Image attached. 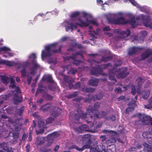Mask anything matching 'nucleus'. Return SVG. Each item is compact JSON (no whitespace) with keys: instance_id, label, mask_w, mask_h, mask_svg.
<instances>
[{"instance_id":"nucleus-1","label":"nucleus","mask_w":152,"mask_h":152,"mask_svg":"<svg viewBox=\"0 0 152 152\" xmlns=\"http://www.w3.org/2000/svg\"><path fill=\"white\" fill-rule=\"evenodd\" d=\"M123 13L119 12L115 14L109 13L104 15L107 20L109 23L115 24H126L130 23L133 27L137 25H140L142 23L145 27L152 28V23L150 20V18L147 15L143 14L140 15L135 20L134 16L131 13L127 14L130 20H127L122 17Z\"/></svg>"},{"instance_id":"nucleus-2","label":"nucleus","mask_w":152,"mask_h":152,"mask_svg":"<svg viewBox=\"0 0 152 152\" xmlns=\"http://www.w3.org/2000/svg\"><path fill=\"white\" fill-rule=\"evenodd\" d=\"M70 17L72 20H75L74 23L70 20H66L61 24L62 26L65 27V30L67 32L69 31L73 32L77 29L78 26L83 28L88 27L91 23L96 26L98 25L96 20L92 19V16L91 14L84 11L72 12Z\"/></svg>"},{"instance_id":"nucleus-3","label":"nucleus","mask_w":152,"mask_h":152,"mask_svg":"<svg viewBox=\"0 0 152 152\" xmlns=\"http://www.w3.org/2000/svg\"><path fill=\"white\" fill-rule=\"evenodd\" d=\"M100 106V104L96 103L94 105V110L91 106H89L87 109V114H84L80 109L77 110L74 112V117L75 119L78 120L80 119H86L87 123H89L92 121L93 117L94 120L97 118H100L106 115V113L104 112H102L101 114L99 113V114H94V111L97 110Z\"/></svg>"},{"instance_id":"nucleus-4","label":"nucleus","mask_w":152,"mask_h":152,"mask_svg":"<svg viewBox=\"0 0 152 152\" xmlns=\"http://www.w3.org/2000/svg\"><path fill=\"white\" fill-rule=\"evenodd\" d=\"M69 38L68 37L64 36L62 37L59 41L54 42L51 44L45 45L44 47L45 49L42 50L41 53V58L42 60L45 58H50L48 61L50 64H55L57 63V61L56 58H50L52 54L54 53H58L60 52L62 46L60 45L58 49L56 48L58 46L59 43L64 42L67 41Z\"/></svg>"},{"instance_id":"nucleus-5","label":"nucleus","mask_w":152,"mask_h":152,"mask_svg":"<svg viewBox=\"0 0 152 152\" xmlns=\"http://www.w3.org/2000/svg\"><path fill=\"white\" fill-rule=\"evenodd\" d=\"M37 57L35 53L31 54L28 56V59L26 61L18 65V68H22V69L20 70L22 77H24L27 76L26 68L29 66L31 63L32 64V66L29 69L30 74L33 76L36 74V69L40 67L39 65L37 62Z\"/></svg>"},{"instance_id":"nucleus-6","label":"nucleus","mask_w":152,"mask_h":152,"mask_svg":"<svg viewBox=\"0 0 152 152\" xmlns=\"http://www.w3.org/2000/svg\"><path fill=\"white\" fill-rule=\"evenodd\" d=\"M134 116L139 118L143 125L147 124L149 122L150 123L151 128L149 129L148 132H143L142 136L144 138L148 139V142L150 144H152V118L149 116L142 115L140 113L136 114Z\"/></svg>"},{"instance_id":"nucleus-7","label":"nucleus","mask_w":152,"mask_h":152,"mask_svg":"<svg viewBox=\"0 0 152 152\" xmlns=\"http://www.w3.org/2000/svg\"><path fill=\"white\" fill-rule=\"evenodd\" d=\"M1 81L4 83L7 84L10 81V87L14 88L16 91V94L14 95L13 99L14 101V103L17 104L21 101V99L20 97V88L16 86L15 84V81L12 77H10V78H8L6 76L1 77Z\"/></svg>"},{"instance_id":"nucleus-8","label":"nucleus","mask_w":152,"mask_h":152,"mask_svg":"<svg viewBox=\"0 0 152 152\" xmlns=\"http://www.w3.org/2000/svg\"><path fill=\"white\" fill-rule=\"evenodd\" d=\"M88 62H90L91 65L95 64L96 66L95 67H92L91 70V74L96 76L101 74L102 68H109L111 66V64L109 63L107 64H104L100 66L98 65V63L96 62L94 60L89 59L88 60Z\"/></svg>"},{"instance_id":"nucleus-9","label":"nucleus","mask_w":152,"mask_h":152,"mask_svg":"<svg viewBox=\"0 0 152 152\" xmlns=\"http://www.w3.org/2000/svg\"><path fill=\"white\" fill-rule=\"evenodd\" d=\"M83 52L82 51L73 52L72 56L64 57V61L65 62L69 61L73 63V64L76 65H78L81 63V61L77 59L78 56L82 57V55Z\"/></svg>"},{"instance_id":"nucleus-10","label":"nucleus","mask_w":152,"mask_h":152,"mask_svg":"<svg viewBox=\"0 0 152 152\" xmlns=\"http://www.w3.org/2000/svg\"><path fill=\"white\" fill-rule=\"evenodd\" d=\"M52 108L53 110L52 111V115L54 117L58 116L61 113V110L58 107L54 108L50 104H47L42 106L40 108V110L43 111H46Z\"/></svg>"},{"instance_id":"nucleus-11","label":"nucleus","mask_w":152,"mask_h":152,"mask_svg":"<svg viewBox=\"0 0 152 152\" xmlns=\"http://www.w3.org/2000/svg\"><path fill=\"white\" fill-rule=\"evenodd\" d=\"M144 81V79L141 77H139L136 80V82L137 83V85L139 86V87L137 88V89L136 90L135 89V86H132L131 90V93L132 95H134L136 93H137L138 94H140V86Z\"/></svg>"},{"instance_id":"nucleus-12","label":"nucleus","mask_w":152,"mask_h":152,"mask_svg":"<svg viewBox=\"0 0 152 152\" xmlns=\"http://www.w3.org/2000/svg\"><path fill=\"white\" fill-rule=\"evenodd\" d=\"M75 148L76 150L80 151H83L85 148H89L90 149V152H96V151L95 148H91L90 146L89 145H84L81 148H79L75 145H72L70 147L68 148L69 149H72Z\"/></svg>"},{"instance_id":"nucleus-13","label":"nucleus","mask_w":152,"mask_h":152,"mask_svg":"<svg viewBox=\"0 0 152 152\" xmlns=\"http://www.w3.org/2000/svg\"><path fill=\"white\" fill-rule=\"evenodd\" d=\"M120 69H116L114 68L109 71V79L113 81V83H115L116 82V79L115 78V75H118V73L116 72H118L119 71Z\"/></svg>"},{"instance_id":"nucleus-14","label":"nucleus","mask_w":152,"mask_h":152,"mask_svg":"<svg viewBox=\"0 0 152 152\" xmlns=\"http://www.w3.org/2000/svg\"><path fill=\"white\" fill-rule=\"evenodd\" d=\"M38 124L39 127L40 129L39 130H37L36 131V133L37 134L43 133L45 129L48 127L45 121L42 120L39 121Z\"/></svg>"},{"instance_id":"nucleus-15","label":"nucleus","mask_w":152,"mask_h":152,"mask_svg":"<svg viewBox=\"0 0 152 152\" xmlns=\"http://www.w3.org/2000/svg\"><path fill=\"white\" fill-rule=\"evenodd\" d=\"M10 49L8 48L3 46L0 48V51H4L5 54L3 55V56L5 58H9L12 56L14 55V53L11 52Z\"/></svg>"},{"instance_id":"nucleus-16","label":"nucleus","mask_w":152,"mask_h":152,"mask_svg":"<svg viewBox=\"0 0 152 152\" xmlns=\"http://www.w3.org/2000/svg\"><path fill=\"white\" fill-rule=\"evenodd\" d=\"M59 135V134L57 132H54L48 135L47 137L48 144L47 146H49L53 142L54 138L57 137Z\"/></svg>"},{"instance_id":"nucleus-17","label":"nucleus","mask_w":152,"mask_h":152,"mask_svg":"<svg viewBox=\"0 0 152 152\" xmlns=\"http://www.w3.org/2000/svg\"><path fill=\"white\" fill-rule=\"evenodd\" d=\"M0 64H2L9 66H15L19 70L21 69H22V68H19L17 67L18 65L19 64H20L21 63H15L13 61H6L4 60L1 59H0Z\"/></svg>"},{"instance_id":"nucleus-18","label":"nucleus","mask_w":152,"mask_h":152,"mask_svg":"<svg viewBox=\"0 0 152 152\" xmlns=\"http://www.w3.org/2000/svg\"><path fill=\"white\" fill-rule=\"evenodd\" d=\"M127 68L125 67L121 69L118 71V75H117V77L118 78H124L128 74V72H126Z\"/></svg>"},{"instance_id":"nucleus-19","label":"nucleus","mask_w":152,"mask_h":152,"mask_svg":"<svg viewBox=\"0 0 152 152\" xmlns=\"http://www.w3.org/2000/svg\"><path fill=\"white\" fill-rule=\"evenodd\" d=\"M136 103V102L135 101L132 100L128 104L129 107L126 110V113H129L133 111L134 107L137 105Z\"/></svg>"},{"instance_id":"nucleus-20","label":"nucleus","mask_w":152,"mask_h":152,"mask_svg":"<svg viewBox=\"0 0 152 152\" xmlns=\"http://www.w3.org/2000/svg\"><path fill=\"white\" fill-rule=\"evenodd\" d=\"M118 33L120 34L122 38H125L130 35V31L129 29H127L125 31L118 30H116Z\"/></svg>"},{"instance_id":"nucleus-21","label":"nucleus","mask_w":152,"mask_h":152,"mask_svg":"<svg viewBox=\"0 0 152 152\" xmlns=\"http://www.w3.org/2000/svg\"><path fill=\"white\" fill-rule=\"evenodd\" d=\"M90 30L89 31V34L90 35L91 38H90V39L92 40H94V39L96 38V37L95 36L94 34H98L100 31V30L99 29H97L96 31H92L91 29L92 28V26H89V27Z\"/></svg>"},{"instance_id":"nucleus-22","label":"nucleus","mask_w":152,"mask_h":152,"mask_svg":"<svg viewBox=\"0 0 152 152\" xmlns=\"http://www.w3.org/2000/svg\"><path fill=\"white\" fill-rule=\"evenodd\" d=\"M76 132L78 133H81L84 131H90L88 127L86 125H83L75 129Z\"/></svg>"},{"instance_id":"nucleus-23","label":"nucleus","mask_w":152,"mask_h":152,"mask_svg":"<svg viewBox=\"0 0 152 152\" xmlns=\"http://www.w3.org/2000/svg\"><path fill=\"white\" fill-rule=\"evenodd\" d=\"M64 69V70H65L68 71L67 72L68 73H72L74 74L76 72L78 71L77 69H74L72 67L71 65H68L67 66H64L63 67Z\"/></svg>"},{"instance_id":"nucleus-24","label":"nucleus","mask_w":152,"mask_h":152,"mask_svg":"<svg viewBox=\"0 0 152 152\" xmlns=\"http://www.w3.org/2000/svg\"><path fill=\"white\" fill-rule=\"evenodd\" d=\"M11 134H12V136L15 140L19 137V133L16 128H15V129H12L10 130L9 134L10 135Z\"/></svg>"},{"instance_id":"nucleus-25","label":"nucleus","mask_w":152,"mask_h":152,"mask_svg":"<svg viewBox=\"0 0 152 152\" xmlns=\"http://www.w3.org/2000/svg\"><path fill=\"white\" fill-rule=\"evenodd\" d=\"M142 48L132 47L130 48L128 51V53L129 55H132L135 53H136L139 52L142 49Z\"/></svg>"},{"instance_id":"nucleus-26","label":"nucleus","mask_w":152,"mask_h":152,"mask_svg":"<svg viewBox=\"0 0 152 152\" xmlns=\"http://www.w3.org/2000/svg\"><path fill=\"white\" fill-rule=\"evenodd\" d=\"M151 52L149 49L146 50L141 56L140 60H143L151 55Z\"/></svg>"},{"instance_id":"nucleus-27","label":"nucleus","mask_w":152,"mask_h":152,"mask_svg":"<svg viewBox=\"0 0 152 152\" xmlns=\"http://www.w3.org/2000/svg\"><path fill=\"white\" fill-rule=\"evenodd\" d=\"M99 80L94 77L91 78L89 81V84L93 86H97L98 84Z\"/></svg>"},{"instance_id":"nucleus-28","label":"nucleus","mask_w":152,"mask_h":152,"mask_svg":"<svg viewBox=\"0 0 152 152\" xmlns=\"http://www.w3.org/2000/svg\"><path fill=\"white\" fill-rule=\"evenodd\" d=\"M90 136L89 134H86L83 136L82 138V141L83 142H88V145L91 143V141L90 140Z\"/></svg>"},{"instance_id":"nucleus-29","label":"nucleus","mask_w":152,"mask_h":152,"mask_svg":"<svg viewBox=\"0 0 152 152\" xmlns=\"http://www.w3.org/2000/svg\"><path fill=\"white\" fill-rule=\"evenodd\" d=\"M42 80H43L46 81L50 83H53V82L52 76L50 75H45Z\"/></svg>"},{"instance_id":"nucleus-30","label":"nucleus","mask_w":152,"mask_h":152,"mask_svg":"<svg viewBox=\"0 0 152 152\" xmlns=\"http://www.w3.org/2000/svg\"><path fill=\"white\" fill-rule=\"evenodd\" d=\"M64 79L65 81L69 84V88H72V87L70 88L71 84L73 82V79L70 77L66 76H64Z\"/></svg>"},{"instance_id":"nucleus-31","label":"nucleus","mask_w":152,"mask_h":152,"mask_svg":"<svg viewBox=\"0 0 152 152\" xmlns=\"http://www.w3.org/2000/svg\"><path fill=\"white\" fill-rule=\"evenodd\" d=\"M110 30L111 29L108 26H106L103 28V31L105 32L104 33L105 35H106L109 37H111L112 35V34L107 32Z\"/></svg>"},{"instance_id":"nucleus-32","label":"nucleus","mask_w":152,"mask_h":152,"mask_svg":"<svg viewBox=\"0 0 152 152\" xmlns=\"http://www.w3.org/2000/svg\"><path fill=\"white\" fill-rule=\"evenodd\" d=\"M45 139L44 137H38L37 138L36 143L37 145H41L45 142Z\"/></svg>"},{"instance_id":"nucleus-33","label":"nucleus","mask_w":152,"mask_h":152,"mask_svg":"<svg viewBox=\"0 0 152 152\" xmlns=\"http://www.w3.org/2000/svg\"><path fill=\"white\" fill-rule=\"evenodd\" d=\"M140 37L139 41L140 43L143 42L144 38L147 34V32L145 31H143L140 32Z\"/></svg>"},{"instance_id":"nucleus-34","label":"nucleus","mask_w":152,"mask_h":152,"mask_svg":"<svg viewBox=\"0 0 152 152\" xmlns=\"http://www.w3.org/2000/svg\"><path fill=\"white\" fill-rule=\"evenodd\" d=\"M150 94V91L149 90H147L143 92L142 94V97L144 99H147L149 96Z\"/></svg>"},{"instance_id":"nucleus-35","label":"nucleus","mask_w":152,"mask_h":152,"mask_svg":"<svg viewBox=\"0 0 152 152\" xmlns=\"http://www.w3.org/2000/svg\"><path fill=\"white\" fill-rule=\"evenodd\" d=\"M104 152H116V149L115 146L113 145L111 148L108 147L106 151L104 150Z\"/></svg>"},{"instance_id":"nucleus-36","label":"nucleus","mask_w":152,"mask_h":152,"mask_svg":"<svg viewBox=\"0 0 152 152\" xmlns=\"http://www.w3.org/2000/svg\"><path fill=\"white\" fill-rule=\"evenodd\" d=\"M143 145L144 147L147 148L146 150H147L148 152L152 151V145H149L145 142L143 143Z\"/></svg>"},{"instance_id":"nucleus-37","label":"nucleus","mask_w":152,"mask_h":152,"mask_svg":"<svg viewBox=\"0 0 152 152\" xmlns=\"http://www.w3.org/2000/svg\"><path fill=\"white\" fill-rule=\"evenodd\" d=\"M97 152H102L105 150V148L103 146L102 147L101 145H98L95 148Z\"/></svg>"},{"instance_id":"nucleus-38","label":"nucleus","mask_w":152,"mask_h":152,"mask_svg":"<svg viewBox=\"0 0 152 152\" xmlns=\"http://www.w3.org/2000/svg\"><path fill=\"white\" fill-rule=\"evenodd\" d=\"M94 89L91 88H88L87 87H85L82 88V91L86 92H93L94 91Z\"/></svg>"},{"instance_id":"nucleus-39","label":"nucleus","mask_w":152,"mask_h":152,"mask_svg":"<svg viewBox=\"0 0 152 152\" xmlns=\"http://www.w3.org/2000/svg\"><path fill=\"white\" fill-rule=\"evenodd\" d=\"M43 98L46 100H51L53 99V97L52 96L48 95L47 93H45L44 95L42 96Z\"/></svg>"},{"instance_id":"nucleus-40","label":"nucleus","mask_w":152,"mask_h":152,"mask_svg":"<svg viewBox=\"0 0 152 152\" xmlns=\"http://www.w3.org/2000/svg\"><path fill=\"white\" fill-rule=\"evenodd\" d=\"M97 3L98 5L102 6L101 9L103 10H105V9L104 8V5L105 4H107L106 2H105L104 4H103V2L102 0H97Z\"/></svg>"},{"instance_id":"nucleus-41","label":"nucleus","mask_w":152,"mask_h":152,"mask_svg":"<svg viewBox=\"0 0 152 152\" xmlns=\"http://www.w3.org/2000/svg\"><path fill=\"white\" fill-rule=\"evenodd\" d=\"M149 104L147 105H145V108L150 109L152 108V97L149 101Z\"/></svg>"},{"instance_id":"nucleus-42","label":"nucleus","mask_w":152,"mask_h":152,"mask_svg":"<svg viewBox=\"0 0 152 152\" xmlns=\"http://www.w3.org/2000/svg\"><path fill=\"white\" fill-rule=\"evenodd\" d=\"M8 145L6 143H3L0 144V148H2L3 149L6 150L8 148Z\"/></svg>"},{"instance_id":"nucleus-43","label":"nucleus","mask_w":152,"mask_h":152,"mask_svg":"<svg viewBox=\"0 0 152 152\" xmlns=\"http://www.w3.org/2000/svg\"><path fill=\"white\" fill-rule=\"evenodd\" d=\"M83 86L84 85L83 83L78 82L75 84V86H74V87L75 88H82V87H83Z\"/></svg>"},{"instance_id":"nucleus-44","label":"nucleus","mask_w":152,"mask_h":152,"mask_svg":"<svg viewBox=\"0 0 152 152\" xmlns=\"http://www.w3.org/2000/svg\"><path fill=\"white\" fill-rule=\"evenodd\" d=\"M102 132L104 133H107L110 134H112V135H115V133L114 131H107V130H103L102 131Z\"/></svg>"},{"instance_id":"nucleus-45","label":"nucleus","mask_w":152,"mask_h":152,"mask_svg":"<svg viewBox=\"0 0 152 152\" xmlns=\"http://www.w3.org/2000/svg\"><path fill=\"white\" fill-rule=\"evenodd\" d=\"M54 121V119L52 117H50L47 119L45 121L46 124L47 125L48 124L52 123Z\"/></svg>"},{"instance_id":"nucleus-46","label":"nucleus","mask_w":152,"mask_h":152,"mask_svg":"<svg viewBox=\"0 0 152 152\" xmlns=\"http://www.w3.org/2000/svg\"><path fill=\"white\" fill-rule=\"evenodd\" d=\"M111 59V57L108 56H104L102 57V61H106Z\"/></svg>"},{"instance_id":"nucleus-47","label":"nucleus","mask_w":152,"mask_h":152,"mask_svg":"<svg viewBox=\"0 0 152 152\" xmlns=\"http://www.w3.org/2000/svg\"><path fill=\"white\" fill-rule=\"evenodd\" d=\"M77 95V92H75L73 94H70L67 96V97L68 99H70L73 97H76Z\"/></svg>"},{"instance_id":"nucleus-48","label":"nucleus","mask_w":152,"mask_h":152,"mask_svg":"<svg viewBox=\"0 0 152 152\" xmlns=\"http://www.w3.org/2000/svg\"><path fill=\"white\" fill-rule=\"evenodd\" d=\"M102 97V94H100L99 95H95L93 98H92V99L95 100H99Z\"/></svg>"},{"instance_id":"nucleus-49","label":"nucleus","mask_w":152,"mask_h":152,"mask_svg":"<svg viewBox=\"0 0 152 152\" xmlns=\"http://www.w3.org/2000/svg\"><path fill=\"white\" fill-rule=\"evenodd\" d=\"M39 87L37 89V91L36 94V95L37 96V95L40 92H42L43 90L42 89V87L40 86V85H39Z\"/></svg>"},{"instance_id":"nucleus-50","label":"nucleus","mask_w":152,"mask_h":152,"mask_svg":"<svg viewBox=\"0 0 152 152\" xmlns=\"http://www.w3.org/2000/svg\"><path fill=\"white\" fill-rule=\"evenodd\" d=\"M115 117L114 115H112L110 117H107L106 119L107 120H111L112 121H114L115 120Z\"/></svg>"},{"instance_id":"nucleus-51","label":"nucleus","mask_w":152,"mask_h":152,"mask_svg":"<svg viewBox=\"0 0 152 152\" xmlns=\"http://www.w3.org/2000/svg\"><path fill=\"white\" fill-rule=\"evenodd\" d=\"M122 63V62L121 60L118 61L116 62L115 63V65L116 66H118L121 65Z\"/></svg>"},{"instance_id":"nucleus-52","label":"nucleus","mask_w":152,"mask_h":152,"mask_svg":"<svg viewBox=\"0 0 152 152\" xmlns=\"http://www.w3.org/2000/svg\"><path fill=\"white\" fill-rule=\"evenodd\" d=\"M33 125L32 127L30 128V132L32 131V130L34 128L36 125V124L34 121H33Z\"/></svg>"},{"instance_id":"nucleus-53","label":"nucleus","mask_w":152,"mask_h":152,"mask_svg":"<svg viewBox=\"0 0 152 152\" xmlns=\"http://www.w3.org/2000/svg\"><path fill=\"white\" fill-rule=\"evenodd\" d=\"M109 141L111 143H114L116 142V139L115 137H113L109 140Z\"/></svg>"},{"instance_id":"nucleus-54","label":"nucleus","mask_w":152,"mask_h":152,"mask_svg":"<svg viewBox=\"0 0 152 152\" xmlns=\"http://www.w3.org/2000/svg\"><path fill=\"white\" fill-rule=\"evenodd\" d=\"M23 110V108H21L20 109H18L17 112L18 113L19 115H20L22 113Z\"/></svg>"},{"instance_id":"nucleus-55","label":"nucleus","mask_w":152,"mask_h":152,"mask_svg":"<svg viewBox=\"0 0 152 152\" xmlns=\"http://www.w3.org/2000/svg\"><path fill=\"white\" fill-rule=\"evenodd\" d=\"M115 91L117 93H120L121 92V89L120 87H118L116 88Z\"/></svg>"},{"instance_id":"nucleus-56","label":"nucleus","mask_w":152,"mask_h":152,"mask_svg":"<svg viewBox=\"0 0 152 152\" xmlns=\"http://www.w3.org/2000/svg\"><path fill=\"white\" fill-rule=\"evenodd\" d=\"M48 12H47L45 14H43V13H39L37 15V16L35 17V18H36L37 16H40L42 17L43 15L45 16Z\"/></svg>"},{"instance_id":"nucleus-57","label":"nucleus","mask_w":152,"mask_h":152,"mask_svg":"<svg viewBox=\"0 0 152 152\" xmlns=\"http://www.w3.org/2000/svg\"><path fill=\"white\" fill-rule=\"evenodd\" d=\"M100 137L102 139V141H104L106 139V137L105 135L101 136Z\"/></svg>"},{"instance_id":"nucleus-58","label":"nucleus","mask_w":152,"mask_h":152,"mask_svg":"<svg viewBox=\"0 0 152 152\" xmlns=\"http://www.w3.org/2000/svg\"><path fill=\"white\" fill-rule=\"evenodd\" d=\"M124 99L125 97L124 96H120L119 97H118V99L119 101Z\"/></svg>"},{"instance_id":"nucleus-59","label":"nucleus","mask_w":152,"mask_h":152,"mask_svg":"<svg viewBox=\"0 0 152 152\" xmlns=\"http://www.w3.org/2000/svg\"><path fill=\"white\" fill-rule=\"evenodd\" d=\"M32 133V132H30V134L29 135V137L28 138V141H31L32 140V137L31 135V134Z\"/></svg>"},{"instance_id":"nucleus-60","label":"nucleus","mask_w":152,"mask_h":152,"mask_svg":"<svg viewBox=\"0 0 152 152\" xmlns=\"http://www.w3.org/2000/svg\"><path fill=\"white\" fill-rule=\"evenodd\" d=\"M6 150H7L8 152H13V151L12 148H8Z\"/></svg>"},{"instance_id":"nucleus-61","label":"nucleus","mask_w":152,"mask_h":152,"mask_svg":"<svg viewBox=\"0 0 152 152\" xmlns=\"http://www.w3.org/2000/svg\"><path fill=\"white\" fill-rule=\"evenodd\" d=\"M31 77H28V84H29L31 82Z\"/></svg>"},{"instance_id":"nucleus-62","label":"nucleus","mask_w":152,"mask_h":152,"mask_svg":"<svg viewBox=\"0 0 152 152\" xmlns=\"http://www.w3.org/2000/svg\"><path fill=\"white\" fill-rule=\"evenodd\" d=\"M90 100V98L89 97H88V98H86L85 100V102L86 103L88 102L89 101V100Z\"/></svg>"},{"instance_id":"nucleus-63","label":"nucleus","mask_w":152,"mask_h":152,"mask_svg":"<svg viewBox=\"0 0 152 152\" xmlns=\"http://www.w3.org/2000/svg\"><path fill=\"white\" fill-rule=\"evenodd\" d=\"M59 148V146L58 145H56L55 147V148L54 149L55 151H57Z\"/></svg>"},{"instance_id":"nucleus-64","label":"nucleus","mask_w":152,"mask_h":152,"mask_svg":"<svg viewBox=\"0 0 152 152\" xmlns=\"http://www.w3.org/2000/svg\"><path fill=\"white\" fill-rule=\"evenodd\" d=\"M26 137V135L25 134H23L22 137V139L23 140H25V139Z\"/></svg>"}]
</instances>
